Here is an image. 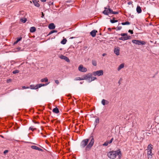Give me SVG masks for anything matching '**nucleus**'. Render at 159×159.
Returning <instances> with one entry per match:
<instances>
[{"label":"nucleus","instance_id":"dca6fc26","mask_svg":"<svg viewBox=\"0 0 159 159\" xmlns=\"http://www.w3.org/2000/svg\"><path fill=\"white\" fill-rule=\"evenodd\" d=\"M31 148L33 149L36 150H38L41 151H42L43 150L38 147L34 146V145H32L31 146Z\"/></svg>","mask_w":159,"mask_h":159},{"label":"nucleus","instance_id":"f704fd0d","mask_svg":"<svg viewBox=\"0 0 159 159\" xmlns=\"http://www.w3.org/2000/svg\"><path fill=\"white\" fill-rule=\"evenodd\" d=\"M19 72V71L18 70H14L13 72V74H16L17 73H18Z\"/></svg>","mask_w":159,"mask_h":159},{"label":"nucleus","instance_id":"4be33fe9","mask_svg":"<svg viewBox=\"0 0 159 159\" xmlns=\"http://www.w3.org/2000/svg\"><path fill=\"white\" fill-rule=\"evenodd\" d=\"M52 111L54 113H56V114L58 113L59 112L58 108H54L52 110Z\"/></svg>","mask_w":159,"mask_h":159},{"label":"nucleus","instance_id":"5701e85b","mask_svg":"<svg viewBox=\"0 0 159 159\" xmlns=\"http://www.w3.org/2000/svg\"><path fill=\"white\" fill-rule=\"evenodd\" d=\"M48 81V79L47 77H45L44 79H42L40 80V82L42 83L47 82Z\"/></svg>","mask_w":159,"mask_h":159},{"label":"nucleus","instance_id":"9d476101","mask_svg":"<svg viewBox=\"0 0 159 159\" xmlns=\"http://www.w3.org/2000/svg\"><path fill=\"white\" fill-rule=\"evenodd\" d=\"M78 69L81 72H85L87 71V68L84 67L82 65H80Z\"/></svg>","mask_w":159,"mask_h":159},{"label":"nucleus","instance_id":"7c9ffc66","mask_svg":"<svg viewBox=\"0 0 159 159\" xmlns=\"http://www.w3.org/2000/svg\"><path fill=\"white\" fill-rule=\"evenodd\" d=\"M118 21L117 20H110V22L111 23H113L116 22H117Z\"/></svg>","mask_w":159,"mask_h":159},{"label":"nucleus","instance_id":"20e7f679","mask_svg":"<svg viewBox=\"0 0 159 159\" xmlns=\"http://www.w3.org/2000/svg\"><path fill=\"white\" fill-rule=\"evenodd\" d=\"M152 145L150 144L147 147V155L149 156V158H151L152 157V155H153V153H152Z\"/></svg>","mask_w":159,"mask_h":159},{"label":"nucleus","instance_id":"9b49d317","mask_svg":"<svg viewBox=\"0 0 159 159\" xmlns=\"http://www.w3.org/2000/svg\"><path fill=\"white\" fill-rule=\"evenodd\" d=\"M89 141V139H85L83 140L81 143V146L82 147H84L86 146L87 145Z\"/></svg>","mask_w":159,"mask_h":159},{"label":"nucleus","instance_id":"6ab92c4d","mask_svg":"<svg viewBox=\"0 0 159 159\" xmlns=\"http://www.w3.org/2000/svg\"><path fill=\"white\" fill-rule=\"evenodd\" d=\"M124 67V64L122 63L117 68V70L119 71L120 70Z\"/></svg>","mask_w":159,"mask_h":159},{"label":"nucleus","instance_id":"e433bc0d","mask_svg":"<svg viewBox=\"0 0 159 159\" xmlns=\"http://www.w3.org/2000/svg\"><path fill=\"white\" fill-rule=\"evenodd\" d=\"M55 83L57 84H59V81L58 80H56L55 81Z\"/></svg>","mask_w":159,"mask_h":159},{"label":"nucleus","instance_id":"6e6552de","mask_svg":"<svg viewBox=\"0 0 159 159\" xmlns=\"http://www.w3.org/2000/svg\"><path fill=\"white\" fill-rule=\"evenodd\" d=\"M105 10L103 11V13L106 15H108L111 13L112 10L109 7H104Z\"/></svg>","mask_w":159,"mask_h":159},{"label":"nucleus","instance_id":"4468645a","mask_svg":"<svg viewBox=\"0 0 159 159\" xmlns=\"http://www.w3.org/2000/svg\"><path fill=\"white\" fill-rule=\"evenodd\" d=\"M113 140V138H112L111 139V140L110 141H106L103 144V146H107L109 144L111 143L112 142Z\"/></svg>","mask_w":159,"mask_h":159},{"label":"nucleus","instance_id":"4c0bfd02","mask_svg":"<svg viewBox=\"0 0 159 159\" xmlns=\"http://www.w3.org/2000/svg\"><path fill=\"white\" fill-rule=\"evenodd\" d=\"M128 32H129L131 34H133V31L132 30H129L128 31Z\"/></svg>","mask_w":159,"mask_h":159},{"label":"nucleus","instance_id":"c9c22d12","mask_svg":"<svg viewBox=\"0 0 159 159\" xmlns=\"http://www.w3.org/2000/svg\"><path fill=\"white\" fill-rule=\"evenodd\" d=\"M22 88L23 89H28L29 88V87H26L25 86H23L22 87Z\"/></svg>","mask_w":159,"mask_h":159},{"label":"nucleus","instance_id":"412c9836","mask_svg":"<svg viewBox=\"0 0 159 159\" xmlns=\"http://www.w3.org/2000/svg\"><path fill=\"white\" fill-rule=\"evenodd\" d=\"M33 3L34 5L37 7H39L40 6V5L38 2V1L36 0H33Z\"/></svg>","mask_w":159,"mask_h":159},{"label":"nucleus","instance_id":"473e14b6","mask_svg":"<svg viewBox=\"0 0 159 159\" xmlns=\"http://www.w3.org/2000/svg\"><path fill=\"white\" fill-rule=\"evenodd\" d=\"M111 13L112 14H117L118 13V12H117V11H113L112 10V11H111Z\"/></svg>","mask_w":159,"mask_h":159},{"label":"nucleus","instance_id":"8fccbe9b","mask_svg":"<svg viewBox=\"0 0 159 159\" xmlns=\"http://www.w3.org/2000/svg\"><path fill=\"white\" fill-rule=\"evenodd\" d=\"M80 83L81 84H82V83L81 82H80Z\"/></svg>","mask_w":159,"mask_h":159},{"label":"nucleus","instance_id":"a19ab883","mask_svg":"<svg viewBox=\"0 0 159 159\" xmlns=\"http://www.w3.org/2000/svg\"><path fill=\"white\" fill-rule=\"evenodd\" d=\"M8 152V151L7 150H5L4 152V153L6 154V153H7Z\"/></svg>","mask_w":159,"mask_h":159},{"label":"nucleus","instance_id":"58836bf2","mask_svg":"<svg viewBox=\"0 0 159 159\" xmlns=\"http://www.w3.org/2000/svg\"><path fill=\"white\" fill-rule=\"evenodd\" d=\"M122 80V79L121 78H120V79L118 82V83L120 85V81H121Z\"/></svg>","mask_w":159,"mask_h":159},{"label":"nucleus","instance_id":"423d86ee","mask_svg":"<svg viewBox=\"0 0 159 159\" xmlns=\"http://www.w3.org/2000/svg\"><path fill=\"white\" fill-rule=\"evenodd\" d=\"M132 42L135 44L138 45H144L146 44L145 42L141 40H133Z\"/></svg>","mask_w":159,"mask_h":159},{"label":"nucleus","instance_id":"c85d7f7f","mask_svg":"<svg viewBox=\"0 0 159 159\" xmlns=\"http://www.w3.org/2000/svg\"><path fill=\"white\" fill-rule=\"evenodd\" d=\"M121 24L123 25H129L130 24V23L129 21H126L125 22H122Z\"/></svg>","mask_w":159,"mask_h":159},{"label":"nucleus","instance_id":"2f4dec72","mask_svg":"<svg viewBox=\"0 0 159 159\" xmlns=\"http://www.w3.org/2000/svg\"><path fill=\"white\" fill-rule=\"evenodd\" d=\"M92 64L95 66H96L97 65V62H96L95 61H92Z\"/></svg>","mask_w":159,"mask_h":159},{"label":"nucleus","instance_id":"ea45409f","mask_svg":"<svg viewBox=\"0 0 159 159\" xmlns=\"http://www.w3.org/2000/svg\"><path fill=\"white\" fill-rule=\"evenodd\" d=\"M11 79H9V80H7V82L8 83H9V82H11Z\"/></svg>","mask_w":159,"mask_h":159},{"label":"nucleus","instance_id":"2eb2a0df","mask_svg":"<svg viewBox=\"0 0 159 159\" xmlns=\"http://www.w3.org/2000/svg\"><path fill=\"white\" fill-rule=\"evenodd\" d=\"M98 32L96 30H94L91 31L90 32V35L92 37H94L95 36L96 33Z\"/></svg>","mask_w":159,"mask_h":159},{"label":"nucleus","instance_id":"49530a36","mask_svg":"<svg viewBox=\"0 0 159 159\" xmlns=\"http://www.w3.org/2000/svg\"><path fill=\"white\" fill-rule=\"evenodd\" d=\"M40 0L43 2H45L46 1V0Z\"/></svg>","mask_w":159,"mask_h":159},{"label":"nucleus","instance_id":"7ed1b4c3","mask_svg":"<svg viewBox=\"0 0 159 159\" xmlns=\"http://www.w3.org/2000/svg\"><path fill=\"white\" fill-rule=\"evenodd\" d=\"M49 83V82L45 84H39L35 85L34 84H31L30 85L29 88L32 89H37L43 86H46Z\"/></svg>","mask_w":159,"mask_h":159},{"label":"nucleus","instance_id":"79ce46f5","mask_svg":"<svg viewBox=\"0 0 159 159\" xmlns=\"http://www.w3.org/2000/svg\"><path fill=\"white\" fill-rule=\"evenodd\" d=\"M42 16H41V17H43L44 16V14H43V12H42Z\"/></svg>","mask_w":159,"mask_h":159},{"label":"nucleus","instance_id":"a18cd8bd","mask_svg":"<svg viewBox=\"0 0 159 159\" xmlns=\"http://www.w3.org/2000/svg\"><path fill=\"white\" fill-rule=\"evenodd\" d=\"M30 129L32 130V131H33V128L31 127H30Z\"/></svg>","mask_w":159,"mask_h":159},{"label":"nucleus","instance_id":"a878e982","mask_svg":"<svg viewBox=\"0 0 159 159\" xmlns=\"http://www.w3.org/2000/svg\"><path fill=\"white\" fill-rule=\"evenodd\" d=\"M99 123V118H96L95 120L94 124H95V126H96L97 124H98Z\"/></svg>","mask_w":159,"mask_h":159},{"label":"nucleus","instance_id":"aec40b11","mask_svg":"<svg viewBox=\"0 0 159 159\" xmlns=\"http://www.w3.org/2000/svg\"><path fill=\"white\" fill-rule=\"evenodd\" d=\"M136 11L138 13H140L141 12L142 10L141 7L139 6H137L136 8Z\"/></svg>","mask_w":159,"mask_h":159},{"label":"nucleus","instance_id":"c03bdc74","mask_svg":"<svg viewBox=\"0 0 159 159\" xmlns=\"http://www.w3.org/2000/svg\"><path fill=\"white\" fill-rule=\"evenodd\" d=\"M132 4V2H128V5H130V4Z\"/></svg>","mask_w":159,"mask_h":159},{"label":"nucleus","instance_id":"f3484780","mask_svg":"<svg viewBox=\"0 0 159 159\" xmlns=\"http://www.w3.org/2000/svg\"><path fill=\"white\" fill-rule=\"evenodd\" d=\"M48 28L50 29H54L55 28V26L54 24L52 23L49 25Z\"/></svg>","mask_w":159,"mask_h":159},{"label":"nucleus","instance_id":"a211bd4d","mask_svg":"<svg viewBox=\"0 0 159 159\" xmlns=\"http://www.w3.org/2000/svg\"><path fill=\"white\" fill-rule=\"evenodd\" d=\"M109 103V102L108 101L104 99H103L101 101L102 104L104 106L105 105L108 104Z\"/></svg>","mask_w":159,"mask_h":159},{"label":"nucleus","instance_id":"cd10ccee","mask_svg":"<svg viewBox=\"0 0 159 159\" xmlns=\"http://www.w3.org/2000/svg\"><path fill=\"white\" fill-rule=\"evenodd\" d=\"M67 41L66 39H63L61 42V43L63 44H65Z\"/></svg>","mask_w":159,"mask_h":159},{"label":"nucleus","instance_id":"393cba45","mask_svg":"<svg viewBox=\"0 0 159 159\" xmlns=\"http://www.w3.org/2000/svg\"><path fill=\"white\" fill-rule=\"evenodd\" d=\"M36 30V29L35 27H32L30 28V32H34Z\"/></svg>","mask_w":159,"mask_h":159},{"label":"nucleus","instance_id":"1a4fd4ad","mask_svg":"<svg viewBox=\"0 0 159 159\" xmlns=\"http://www.w3.org/2000/svg\"><path fill=\"white\" fill-rule=\"evenodd\" d=\"M90 142L86 147V148H90L92 147L93 144L94 143V140L93 138L92 137H90Z\"/></svg>","mask_w":159,"mask_h":159},{"label":"nucleus","instance_id":"f03ea898","mask_svg":"<svg viewBox=\"0 0 159 159\" xmlns=\"http://www.w3.org/2000/svg\"><path fill=\"white\" fill-rule=\"evenodd\" d=\"M83 80H85L89 83L97 79L96 77L93 76L92 74L91 73H89L87 74L84 75H83Z\"/></svg>","mask_w":159,"mask_h":159},{"label":"nucleus","instance_id":"09e8293b","mask_svg":"<svg viewBox=\"0 0 159 159\" xmlns=\"http://www.w3.org/2000/svg\"><path fill=\"white\" fill-rule=\"evenodd\" d=\"M1 137H3V136L2 135H1Z\"/></svg>","mask_w":159,"mask_h":159},{"label":"nucleus","instance_id":"c756f323","mask_svg":"<svg viewBox=\"0 0 159 159\" xmlns=\"http://www.w3.org/2000/svg\"><path fill=\"white\" fill-rule=\"evenodd\" d=\"M57 32V30H52L49 33L48 35H50V34H51L54 33H55V32Z\"/></svg>","mask_w":159,"mask_h":159},{"label":"nucleus","instance_id":"0eeeda50","mask_svg":"<svg viewBox=\"0 0 159 159\" xmlns=\"http://www.w3.org/2000/svg\"><path fill=\"white\" fill-rule=\"evenodd\" d=\"M103 71L102 70H100L97 71H93L92 73L93 75L94 76H100L103 75Z\"/></svg>","mask_w":159,"mask_h":159},{"label":"nucleus","instance_id":"37998d69","mask_svg":"<svg viewBox=\"0 0 159 159\" xmlns=\"http://www.w3.org/2000/svg\"><path fill=\"white\" fill-rule=\"evenodd\" d=\"M107 55V54L106 53H103L102 54V56H103V57H104L106 55Z\"/></svg>","mask_w":159,"mask_h":159},{"label":"nucleus","instance_id":"ddd939ff","mask_svg":"<svg viewBox=\"0 0 159 159\" xmlns=\"http://www.w3.org/2000/svg\"><path fill=\"white\" fill-rule=\"evenodd\" d=\"M120 48L119 47H116L114 48V52L117 56H118L120 54Z\"/></svg>","mask_w":159,"mask_h":159},{"label":"nucleus","instance_id":"bb28decb","mask_svg":"<svg viewBox=\"0 0 159 159\" xmlns=\"http://www.w3.org/2000/svg\"><path fill=\"white\" fill-rule=\"evenodd\" d=\"M22 39L21 38H17L16 40L14 43V44H15L17 43L19 41H20Z\"/></svg>","mask_w":159,"mask_h":159},{"label":"nucleus","instance_id":"72a5a7b5","mask_svg":"<svg viewBox=\"0 0 159 159\" xmlns=\"http://www.w3.org/2000/svg\"><path fill=\"white\" fill-rule=\"evenodd\" d=\"M122 28V27L121 26H120L118 25L116 29L117 30H120Z\"/></svg>","mask_w":159,"mask_h":159},{"label":"nucleus","instance_id":"f257e3e1","mask_svg":"<svg viewBox=\"0 0 159 159\" xmlns=\"http://www.w3.org/2000/svg\"><path fill=\"white\" fill-rule=\"evenodd\" d=\"M118 155L119 158H121V155L120 153V151H111L107 153V156L111 159H115L116 157Z\"/></svg>","mask_w":159,"mask_h":159},{"label":"nucleus","instance_id":"f8f14e48","mask_svg":"<svg viewBox=\"0 0 159 159\" xmlns=\"http://www.w3.org/2000/svg\"><path fill=\"white\" fill-rule=\"evenodd\" d=\"M59 57L61 59H63L66 61L67 62H70V61L69 59L66 57L63 56L62 55H59Z\"/></svg>","mask_w":159,"mask_h":159},{"label":"nucleus","instance_id":"39448f33","mask_svg":"<svg viewBox=\"0 0 159 159\" xmlns=\"http://www.w3.org/2000/svg\"><path fill=\"white\" fill-rule=\"evenodd\" d=\"M120 35L122 36L121 37L119 38V39L122 41H125L130 39V36H128L125 33H121Z\"/></svg>","mask_w":159,"mask_h":159},{"label":"nucleus","instance_id":"de8ad7c7","mask_svg":"<svg viewBox=\"0 0 159 159\" xmlns=\"http://www.w3.org/2000/svg\"><path fill=\"white\" fill-rule=\"evenodd\" d=\"M22 21L24 23H25L26 22V20H23Z\"/></svg>","mask_w":159,"mask_h":159},{"label":"nucleus","instance_id":"b1692460","mask_svg":"<svg viewBox=\"0 0 159 159\" xmlns=\"http://www.w3.org/2000/svg\"><path fill=\"white\" fill-rule=\"evenodd\" d=\"M75 80H83V76L81 77H76L74 79Z\"/></svg>","mask_w":159,"mask_h":159}]
</instances>
